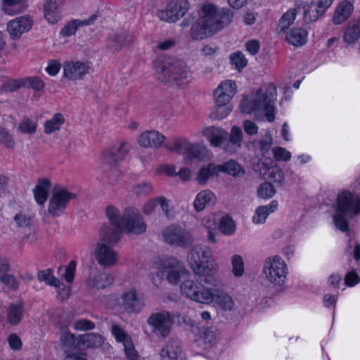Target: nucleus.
Returning <instances> with one entry per match:
<instances>
[{
  "label": "nucleus",
  "mask_w": 360,
  "mask_h": 360,
  "mask_svg": "<svg viewBox=\"0 0 360 360\" xmlns=\"http://www.w3.org/2000/svg\"><path fill=\"white\" fill-rule=\"evenodd\" d=\"M27 6V0H2L1 10L6 14L14 15L22 13Z\"/></svg>",
  "instance_id": "32"
},
{
  "label": "nucleus",
  "mask_w": 360,
  "mask_h": 360,
  "mask_svg": "<svg viewBox=\"0 0 360 360\" xmlns=\"http://www.w3.org/2000/svg\"><path fill=\"white\" fill-rule=\"evenodd\" d=\"M233 16V12L228 8H220L212 4L203 5L199 18L191 29V38L203 39L216 34L231 22Z\"/></svg>",
  "instance_id": "1"
},
{
  "label": "nucleus",
  "mask_w": 360,
  "mask_h": 360,
  "mask_svg": "<svg viewBox=\"0 0 360 360\" xmlns=\"http://www.w3.org/2000/svg\"><path fill=\"white\" fill-rule=\"evenodd\" d=\"M181 352L180 343L174 339H169L162 344L158 354L161 360H176Z\"/></svg>",
  "instance_id": "25"
},
{
  "label": "nucleus",
  "mask_w": 360,
  "mask_h": 360,
  "mask_svg": "<svg viewBox=\"0 0 360 360\" xmlns=\"http://www.w3.org/2000/svg\"><path fill=\"white\" fill-rule=\"evenodd\" d=\"M243 140V132L240 127L234 126L232 127L229 139H226V145L224 146V150L233 154L240 148L241 142Z\"/></svg>",
  "instance_id": "30"
},
{
  "label": "nucleus",
  "mask_w": 360,
  "mask_h": 360,
  "mask_svg": "<svg viewBox=\"0 0 360 360\" xmlns=\"http://www.w3.org/2000/svg\"><path fill=\"white\" fill-rule=\"evenodd\" d=\"M273 144L272 137L270 134V132L267 131L264 136L259 141V148L260 150L263 153L268 152Z\"/></svg>",
  "instance_id": "63"
},
{
  "label": "nucleus",
  "mask_w": 360,
  "mask_h": 360,
  "mask_svg": "<svg viewBox=\"0 0 360 360\" xmlns=\"http://www.w3.org/2000/svg\"><path fill=\"white\" fill-rule=\"evenodd\" d=\"M37 278L39 281H43L51 286L58 287L60 284L59 280L53 275L51 269L39 271L37 274Z\"/></svg>",
  "instance_id": "45"
},
{
  "label": "nucleus",
  "mask_w": 360,
  "mask_h": 360,
  "mask_svg": "<svg viewBox=\"0 0 360 360\" xmlns=\"http://www.w3.org/2000/svg\"><path fill=\"white\" fill-rule=\"evenodd\" d=\"M236 84L233 80L221 82L214 92L215 104L221 108L227 105L236 93Z\"/></svg>",
  "instance_id": "18"
},
{
  "label": "nucleus",
  "mask_w": 360,
  "mask_h": 360,
  "mask_svg": "<svg viewBox=\"0 0 360 360\" xmlns=\"http://www.w3.org/2000/svg\"><path fill=\"white\" fill-rule=\"evenodd\" d=\"M32 25V20L27 16L16 18L7 24V31L13 39L19 38L22 33L28 31Z\"/></svg>",
  "instance_id": "23"
},
{
  "label": "nucleus",
  "mask_w": 360,
  "mask_h": 360,
  "mask_svg": "<svg viewBox=\"0 0 360 360\" xmlns=\"http://www.w3.org/2000/svg\"><path fill=\"white\" fill-rule=\"evenodd\" d=\"M167 148L169 150L185 155L187 160L192 158L202 160L207 153L205 146L192 143L186 139H175L171 145L167 146Z\"/></svg>",
  "instance_id": "13"
},
{
  "label": "nucleus",
  "mask_w": 360,
  "mask_h": 360,
  "mask_svg": "<svg viewBox=\"0 0 360 360\" xmlns=\"http://www.w3.org/2000/svg\"><path fill=\"white\" fill-rule=\"evenodd\" d=\"M210 299L207 304L214 302L221 310L231 311L235 306V302L233 297L227 292L218 289L210 288Z\"/></svg>",
  "instance_id": "22"
},
{
  "label": "nucleus",
  "mask_w": 360,
  "mask_h": 360,
  "mask_svg": "<svg viewBox=\"0 0 360 360\" xmlns=\"http://www.w3.org/2000/svg\"><path fill=\"white\" fill-rule=\"evenodd\" d=\"M64 122L65 118L62 114H55L51 118L47 120L44 122V133L49 135L54 133L55 131H59Z\"/></svg>",
  "instance_id": "41"
},
{
  "label": "nucleus",
  "mask_w": 360,
  "mask_h": 360,
  "mask_svg": "<svg viewBox=\"0 0 360 360\" xmlns=\"http://www.w3.org/2000/svg\"><path fill=\"white\" fill-rule=\"evenodd\" d=\"M219 230L225 235H232L236 230L235 223L229 216L222 217L219 222Z\"/></svg>",
  "instance_id": "46"
},
{
  "label": "nucleus",
  "mask_w": 360,
  "mask_h": 360,
  "mask_svg": "<svg viewBox=\"0 0 360 360\" xmlns=\"http://www.w3.org/2000/svg\"><path fill=\"white\" fill-rule=\"evenodd\" d=\"M262 273L266 280L275 286H282L288 275V266L279 256L269 257L264 261Z\"/></svg>",
  "instance_id": "9"
},
{
  "label": "nucleus",
  "mask_w": 360,
  "mask_h": 360,
  "mask_svg": "<svg viewBox=\"0 0 360 360\" xmlns=\"http://www.w3.org/2000/svg\"><path fill=\"white\" fill-rule=\"evenodd\" d=\"M24 87H29L35 91H41L44 87V82L38 77L23 78Z\"/></svg>",
  "instance_id": "55"
},
{
  "label": "nucleus",
  "mask_w": 360,
  "mask_h": 360,
  "mask_svg": "<svg viewBox=\"0 0 360 360\" xmlns=\"http://www.w3.org/2000/svg\"><path fill=\"white\" fill-rule=\"evenodd\" d=\"M158 204L160 205L162 212L167 218L172 219L174 217V210L168 199L164 196L158 197Z\"/></svg>",
  "instance_id": "54"
},
{
  "label": "nucleus",
  "mask_w": 360,
  "mask_h": 360,
  "mask_svg": "<svg viewBox=\"0 0 360 360\" xmlns=\"http://www.w3.org/2000/svg\"><path fill=\"white\" fill-rule=\"evenodd\" d=\"M60 342L61 346L65 350L75 348L76 343L75 336L70 332H64L60 336Z\"/></svg>",
  "instance_id": "51"
},
{
  "label": "nucleus",
  "mask_w": 360,
  "mask_h": 360,
  "mask_svg": "<svg viewBox=\"0 0 360 360\" xmlns=\"http://www.w3.org/2000/svg\"><path fill=\"white\" fill-rule=\"evenodd\" d=\"M131 41V36L126 33H114L107 39V46L112 51H120L124 45Z\"/></svg>",
  "instance_id": "35"
},
{
  "label": "nucleus",
  "mask_w": 360,
  "mask_h": 360,
  "mask_svg": "<svg viewBox=\"0 0 360 360\" xmlns=\"http://www.w3.org/2000/svg\"><path fill=\"white\" fill-rule=\"evenodd\" d=\"M162 236L164 241L169 245L188 248L193 243L192 234L178 225H171L163 229Z\"/></svg>",
  "instance_id": "10"
},
{
  "label": "nucleus",
  "mask_w": 360,
  "mask_h": 360,
  "mask_svg": "<svg viewBox=\"0 0 360 360\" xmlns=\"http://www.w3.org/2000/svg\"><path fill=\"white\" fill-rule=\"evenodd\" d=\"M122 306L128 313L139 312L144 307V300L135 289H130L122 295Z\"/></svg>",
  "instance_id": "21"
},
{
  "label": "nucleus",
  "mask_w": 360,
  "mask_h": 360,
  "mask_svg": "<svg viewBox=\"0 0 360 360\" xmlns=\"http://www.w3.org/2000/svg\"><path fill=\"white\" fill-rule=\"evenodd\" d=\"M65 0H46L44 5V15L48 22L55 24L61 18V8Z\"/></svg>",
  "instance_id": "26"
},
{
  "label": "nucleus",
  "mask_w": 360,
  "mask_h": 360,
  "mask_svg": "<svg viewBox=\"0 0 360 360\" xmlns=\"http://www.w3.org/2000/svg\"><path fill=\"white\" fill-rule=\"evenodd\" d=\"M232 273L236 277H241L244 274V263L242 257L234 255L231 257Z\"/></svg>",
  "instance_id": "47"
},
{
  "label": "nucleus",
  "mask_w": 360,
  "mask_h": 360,
  "mask_svg": "<svg viewBox=\"0 0 360 360\" xmlns=\"http://www.w3.org/2000/svg\"><path fill=\"white\" fill-rule=\"evenodd\" d=\"M308 33L301 27H295L286 32L285 40L294 46H301L307 41Z\"/></svg>",
  "instance_id": "31"
},
{
  "label": "nucleus",
  "mask_w": 360,
  "mask_h": 360,
  "mask_svg": "<svg viewBox=\"0 0 360 360\" xmlns=\"http://www.w3.org/2000/svg\"><path fill=\"white\" fill-rule=\"evenodd\" d=\"M232 64L238 69L243 68L247 65V60L243 53L237 51L230 56Z\"/></svg>",
  "instance_id": "59"
},
{
  "label": "nucleus",
  "mask_w": 360,
  "mask_h": 360,
  "mask_svg": "<svg viewBox=\"0 0 360 360\" xmlns=\"http://www.w3.org/2000/svg\"><path fill=\"white\" fill-rule=\"evenodd\" d=\"M21 87H24L23 79H10L6 81L1 88V92L10 93L17 91Z\"/></svg>",
  "instance_id": "49"
},
{
  "label": "nucleus",
  "mask_w": 360,
  "mask_h": 360,
  "mask_svg": "<svg viewBox=\"0 0 360 360\" xmlns=\"http://www.w3.org/2000/svg\"><path fill=\"white\" fill-rule=\"evenodd\" d=\"M211 288H203L200 282L192 279L184 281L180 285L182 295L200 304H207Z\"/></svg>",
  "instance_id": "12"
},
{
  "label": "nucleus",
  "mask_w": 360,
  "mask_h": 360,
  "mask_svg": "<svg viewBox=\"0 0 360 360\" xmlns=\"http://www.w3.org/2000/svg\"><path fill=\"white\" fill-rule=\"evenodd\" d=\"M217 165L209 164L207 167H202L198 172V180L200 184H205L210 176H217L219 174Z\"/></svg>",
  "instance_id": "44"
},
{
  "label": "nucleus",
  "mask_w": 360,
  "mask_h": 360,
  "mask_svg": "<svg viewBox=\"0 0 360 360\" xmlns=\"http://www.w3.org/2000/svg\"><path fill=\"white\" fill-rule=\"evenodd\" d=\"M188 8L187 0H173L167 4L165 9L158 11V16L160 20L175 22L186 14Z\"/></svg>",
  "instance_id": "15"
},
{
  "label": "nucleus",
  "mask_w": 360,
  "mask_h": 360,
  "mask_svg": "<svg viewBox=\"0 0 360 360\" xmlns=\"http://www.w3.org/2000/svg\"><path fill=\"white\" fill-rule=\"evenodd\" d=\"M218 172H224L234 177H240L245 174L243 167L233 160H229L217 165Z\"/></svg>",
  "instance_id": "38"
},
{
  "label": "nucleus",
  "mask_w": 360,
  "mask_h": 360,
  "mask_svg": "<svg viewBox=\"0 0 360 360\" xmlns=\"http://www.w3.org/2000/svg\"><path fill=\"white\" fill-rule=\"evenodd\" d=\"M299 8L300 6L290 8L282 15L278 22V28L281 31L286 30L294 22Z\"/></svg>",
  "instance_id": "42"
},
{
  "label": "nucleus",
  "mask_w": 360,
  "mask_h": 360,
  "mask_svg": "<svg viewBox=\"0 0 360 360\" xmlns=\"http://www.w3.org/2000/svg\"><path fill=\"white\" fill-rule=\"evenodd\" d=\"M73 327L77 330H89L94 329L95 324L87 319H79L73 323Z\"/></svg>",
  "instance_id": "62"
},
{
  "label": "nucleus",
  "mask_w": 360,
  "mask_h": 360,
  "mask_svg": "<svg viewBox=\"0 0 360 360\" xmlns=\"http://www.w3.org/2000/svg\"><path fill=\"white\" fill-rule=\"evenodd\" d=\"M153 333L163 338L169 335L172 326L170 314L167 311H160L151 314L147 319Z\"/></svg>",
  "instance_id": "16"
},
{
  "label": "nucleus",
  "mask_w": 360,
  "mask_h": 360,
  "mask_svg": "<svg viewBox=\"0 0 360 360\" xmlns=\"http://www.w3.org/2000/svg\"><path fill=\"white\" fill-rule=\"evenodd\" d=\"M188 262L193 271L200 276L212 275L217 269V264L212 260V251L207 247H193L188 252Z\"/></svg>",
  "instance_id": "7"
},
{
  "label": "nucleus",
  "mask_w": 360,
  "mask_h": 360,
  "mask_svg": "<svg viewBox=\"0 0 360 360\" xmlns=\"http://www.w3.org/2000/svg\"><path fill=\"white\" fill-rule=\"evenodd\" d=\"M37 123L29 117L22 118L17 127L18 131L23 134L32 135L37 131Z\"/></svg>",
  "instance_id": "43"
},
{
  "label": "nucleus",
  "mask_w": 360,
  "mask_h": 360,
  "mask_svg": "<svg viewBox=\"0 0 360 360\" xmlns=\"http://www.w3.org/2000/svg\"><path fill=\"white\" fill-rule=\"evenodd\" d=\"M25 314V304L18 300L8 305L6 309V317L9 324L18 325L22 321Z\"/></svg>",
  "instance_id": "28"
},
{
  "label": "nucleus",
  "mask_w": 360,
  "mask_h": 360,
  "mask_svg": "<svg viewBox=\"0 0 360 360\" xmlns=\"http://www.w3.org/2000/svg\"><path fill=\"white\" fill-rule=\"evenodd\" d=\"M114 281L113 276L98 268L92 269L86 280V287L92 291H98L110 286Z\"/></svg>",
  "instance_id": "17"
},
{
  "label": "nucleus",
  "mask_w": 360,
  "mask_h": 360,
  "mask_svg": "<svg viewBox=\"0 0 360 360\" xmlns=\"http://www.w3.org/2000/svg\"><path fill=\"white\" fill-rule=\"evenodd\" d=\"M0 143L8 148L15 146V141L7 130L0 127Z\"/></svg>",
  "instance_id": "58"
},
{
  "label": "nucleus",
  "mask_w": 360,
  "mask_h": 360,
  "mask_svg": "<svg viewBox=\"0 0 360 360\" xmlns=\"http://www.w3.org/2000/svg\"><path fill=\"white\" fill-rule=\"evenodd\" d=\"M360 38V20H351L345 30L344 40L351 44Z\"/></svg>",
  "instance_id": "40"
},
{
  "label": "nucleus",
  "mask_w": 360,
  "mask_h": 360,
  "mask_svg": "<svg viewBox=\"0 0 360 360\" xmlns=\"http://www.w3.org/2000/svg\"><path fill=\"white\" fill-rule=\"evenodd\" d=\"M13 220L19 228H27L30 226L32 221L30 216L24 213L15 214L13 217Z\"/></svg>",
  "instance_id": "57"
},
{
  "label": "nucleus",
  "mask_w": 360,
  "mask_h": 360,
  "mask_svg": "<svg viewBox=\"0 0 360 360\" xmlns=\"http://www.w3.org/2000/svg\"><path fill=\"white\" fill-rule=\"evenodd\" d=\"M328 7L325 6L315 1L304 7V20L306 23L314 22L323 15Z\"/></svg>",
  "instance_id": "29"
},
{
  "label": "nucleus",
  "mask_w": 360,
  "mask_h": 360,
  "mask_svg": "<svg viewBox=\"0 0 360 360\" xmlns=\"http://www.w3.org/2000/svg\"><path fill=\"white\" fill-rule=\"evenodd\" d=\"M0 281L11 290L16 291L19 288V283L13 274L2 275Z\"/></svg>",
  "instance_id": "56"
},
{
  "label": "nucleus",
  "mask_w": 360,
  "mask_h": 360,
  "mask_svg": "<svg viewBox=\"0 0 360 360\" xmlns=\"http://www.w3.org/2000/svg\"><path fill=\"white\" fill-rule=\"evenodd\" d=\"M90 64L83 61H67L63 63V76L70 80L82 79L90 70Z\"/></svg>",
  "instance_id": "19"
},
{
  "label": "nucleus",
  "mask_w": 360,
  "mask_h": 360,
  "mask_svg": "<svg viewBox=\"0 0 360 360\" xmlns=\"http://www.w3.org/2000/svg\"><path fill=\"white\" fill-rule=\"evenodd\" d=\"M105 216L110 224H103L100 231L108 229L119 231V238L122 233L140 234L146 231V224L139 211L134 207L126 208L122 212L115 206L108 205L105 209Z\"/></svg>",
  "instance_id": "2"
},
{
  "label": "nucleus",
  "mask_w": 360,
  "mask_h": 360,
  "mask_svg": "<svg viewBox=\"0 0 360 360\" xmlns=\"http://www.w3.org/2000/svg\"><path fill=\"white\" fill-rule=\"evenodd\" d=\"M275 193L276 189L273 185L269 182L263 183L257 189L258 195L264 199L271 198L274 195Z\"/></svg>",
  "instance_id": "53"
},
{
  "label": "nucleus",
  "mask_w": 360,
  "mask_h": 360,
  "mask_svg": "<svg viewBox=\"0 0 360 360\" xmlns=\"http://www.w3.org/2000/svg\"><path fill=\"white\" fill-rule=\"evenodd\" d=\"M83 342L89 347H98L103 342V337L96 333H89L84 336Z\"/></svg>",
  "instance_id": "52"
},
{
  "label": "nucleus",
  "mask_w": 360,
  "mask_h": 360,
  "mask_svg": "<svg viewBox=\"0 0 360 360\" xmlns=\"http://www.w3.org/2000/svg\"><path fill=\"white\" fill-rule=\"evenodd\" d=\"M120 240L119 231L104 229L99 231V240L94 249V257L97 263L107 269L115 266L118 261V253L112 248Z\"/></svg>",
  "instance_id": "5"
},
{
  "label": "nucleus",
  "mask_w": 360,
  "mask_h": 360,
  "mask_svg": "<svg viewBox=\"0 0 360 360\" xmlns=\"http://www.w3.org/2000/svg\"><path fill=\"white\" fill-rule=\"evenodd\" d=\"M112 333L117 342H122L127 360H139V355L131 337L117 325L112 326Z\"/></svg>",
  "instance_id": "20"
},
{
  "label": "nucleus",
  "mask_w": 360,
  "mask_h": 360,
  "mask_svg": "<svg viewBox=\"0 0 360 360\" xmlns=\"http://www.w3.org/2000/svg\"><path fill=\"white\" fill-rule=\"evenodd\" d=\"M202 134L207 138L212 146L221 148L223 150L224 146L226 143V139L229 137V134L225 130L214 127L205 128L202 131Z\"/></svg>",
  "instance_id": "27"
},
{
  "label": "nucleus",
  "mask_w": 360,
  "mask_h": 360,
  "mask_svg": "<svg viewBox=\"0 0 360 360\" xmlns=\"http://www.w3.org/2000/svg\"><path fill=\"white\" fill-rule=\"evenodd\" d=\"M165 137L158 131H146L141 133L137 142L140 146L143 148H160L162 146Z\"/></svg>",
  "instance_id": "24"
},
{
  "label": "nucleus",
  "mask_w": 360,
  "mask_h": 360,
  "mask_svg": "<svg viewBox=\"0 0 360 360\" xmlns=\"http://www.w3.org/2000/svg\"><path fill=\"white\" fill-rule=\"evenodd\" d=\"M76 194L64 188L53 191L49 202L48 212L52 217H59L67 209L69 202L75 199Z\"/></svg>",
  "instance_id": "11"
},
{
  "label": "nucleus",
  "mask_w": 360,
  "mask_h": 360,
  "mask_svg": "<svg viewBox=\"0 0 360 360\" xmlns=\"http://www.w3.org/2000/svg\"><path fill=\"white\" fill-rule=\"evenodd\" d=\"M353 11V5L348 1H343L336 8L333 22L335 25H340L349 18Z\"/></svg>",
  "instance_id": "34"
},
{
  "label": "nucleus",
  "mask_w": 360,
  "mask_h": 360,
  "mask_svg": "<svg viewBox=\"0 0 360 360\" xmlns=\"http://www.w3.org/2000/svg\"><path fill=\"white\" fill-rule=\"evenodd\" d=\"M360 212V198L348 191H343L337 197V208L333 215L335 226L342 231L349 229L347 217Z\"/></svg>",
  "instance_id": "6"
},
{
  "label": "nucleus",
  "mask_w": 360,
  "mask_h": 360,
  "mask_svg": "<svg viewBox=\"0 0 360 360\" xmlns=\"http://www.w3.org/2000/svg\"><path fill=\"white\" fill-rule=\"evenodd\" d=\"M218 332L212 327H207L203 328L201 334V338L205 344H214L218 339Z\"/></svg>",
  "instance_id": "48"
},
{
  "label": "nucleus",
  "mask_w": 360,
  "mask_h": 360,
  "mask_svg": "<svg viewBox=\"0 0 360 360\" xmlns=\"http://www.w3.org/2000/svg\"><path fill=\"white\" fill-rule=\"evenodd\" d=\"M269 178L279 186H281L284 183L283 173L278 167L271 168Z\"/></svg>",
  "instance_id": "60"
},
{
  "label": "nucleus",
  "mask_w": 360,
  "mask_h": 360,
  "mask_svg": "<svg viewBox=\"0 0 360 360\" xmlns=\"http://www.w3.org/2000/svg\"><path fill=\"white\" fill-rule=\"evenodd\" d=\"M50 186V181L46 179H41L38 181L33 192L34 199L39 205H43L47 200Z\"/></svg>",
  "instance_id": "37"
},
{
  "label": "nucleus",
  "mask_w": 360,
  "mask_h": 360,
  "mask_svg": "<svg viewBox=\"0 0 360 360\" xmlns=\"http://www.w3.org/2000/svg\"><path fill=\"white\" fill-rule=\"evenodd\" d=\"M278 207V202L272 200L269 205L258 207L252 217V222L256 224H263L270 213L274 212Z\"/></svg>",
  "instance_id": "36"
},
{
  "label": "nucleus",
  "mask_w": 360,
  "mask_h": 360,
  "mask_svg": "<svg viewBox=\"0 0 360 360\" xmlns=\"http://www.w3.org/2000/svg\"><path fill=\"white\" fill-rule=\"evenodd\" d=\"M216 201V196L212 191L206 189L201 191L196 195L193 202L194 208L197 212H200L207 206L212 205Z\"/></svg>",
  "instance_id": "33"
},
{
  "label": "nucleus",
  "mask_w": 360,
  "mask_h": 360,
  "mask_svg": "<svg viewBox=\"0 0 360 360\" xmlns=\"http://www.w3.org/2000/svg\"><path fill=\"white\" fill-rule=\"evenodd\" d=\"M157 276L163 278L172 285L179 283L181 277L188 273L181 262L174 257H164L153 264Z\"/></svg>",
  "instance_id": "8"
},
{
  "label": "nucleus",
  "mask_w": 360,
  "mask_h": 360,
  "mask_svg": "<svg viewBox=\"0 0 360 360\" xmlns=\"http://www.w3.org/2000/svg\"><path fill=\"white\" fill-rule=\"evenodd\" d=\"M130 149L129 144L123 142L115 144L105 150L102 159L103 169L107 172L110 169H115L117 164L125 158Z\"/></svg>",
  "instance_id": "14"
},
{
  "label": "nucleus",
  "mask_w": 360,
  "mask_h": 360,
  "mask_svg": "<svg viewBox=\"0 0 360 360\" xmlns=\"http://www.w3.org/2000/svg\"><path fill=\"white\" fill-rule=\"evenodd\" d=\"M153 191V186L148 182H141L132 186L131 191L138 196L150 194Z\"/></svg>",
  "instance_id": "50"
},
{
  "label": "nucleus",
  "mask_w": 360,
  "mask_h": 360,
  "mask_svg": "<svg viewBox=\"0 0 360 360\" xmlns=\"http://www.w3.org/2000/svg\"><path fill=\"white\" fill-rule=\"evenodd\" d=\"M274 158L278 161H288L291 158V154L285 148L282 147H276L273 148Z\"/></svg>",
  "instance_id": "61"
},
{
  "label": "nucleus",
  "mask_w": 360,
  "mask_h": 360,
  "mask_svg": "<svg viewBox=\"0 0 360 360\" xmlns=\"http://www.w3.org/2000/svg\"><path fill=\"white\" fill-rule=\"evenodd\" d=\"M158 205V198H151L146 202L141 209L142 212L146 215L151 214Z\"/></svg>",
  "instance_id": "64"
},
{
  "label": "nucleus",
  "mask_w": 360,
  "mask_h": 360,
  "mask_svg": "<svg viewBox=\"0 0 360 360\" xmlns=\"http://www.w3.org/2000/svg\"><path fill=\"white\" fill-rule=\"evenodd\" d=\"M96 18V16L94 15L84 20H72L61 29L60 34L64 37H70L75 34L79 27L89 25L94 22Z\"/></svg>",
  "instance_id": "39"
},
{
  "label": "nucleus",
  "mask_w": 360,
  "mask_h": 360,
  "mask_svg": "<svg viewBox=\"0 0 360 360\" xmlns=\"http://www.w3.org/2000/svg\"><path fill=\"white\" fill-rule=\"evenodd\" d=\"M153 69L158 79L163 82H175L178 86L187 84L192 77L186 63L174 57H158L153 63Z\"/></svg>",
  "instance_id": "4"
},
{
  "label": "nucleus",
  "mask_w": 360,
  "mask_h": 360,
  "mask_svg": "<svg viewBox=\"0 0 360 360\" xmlns=\"http://www.w3.org/2000/svg\"><path fill=\"white\" fill-rule=\"evenodd\" d=\"M276 87L271 83L262 85L257 91L243 97L240 104L242 112L254 113L256 115L264 113L269 122L275 117L274 103L276 100Z\"/></svg>",
  "instance_id": "3"
}]
</instances>
